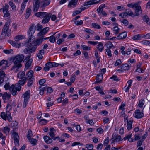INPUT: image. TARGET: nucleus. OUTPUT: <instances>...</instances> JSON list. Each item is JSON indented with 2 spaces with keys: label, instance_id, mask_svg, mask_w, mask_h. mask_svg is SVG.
Instances as JSON below:
<instances>
[{
  "label": "nucleus",
  "instance_id": "nucleus-35",
  "mask_svg": "<svg viewBox=\"0 0 150 150\" xmlns=\"http://www.w3.org/2000/svg\"><path fill=\"white\" fill-rule=\"evenodd\" d=\"M26 6V4L25 3H22L21 5V8L20 10L19 11V13L21 14L23 12L24 10V9L25 7Z\"/></svg>",
  "mask_w": 150,
  "mask_h": 150
},
{
  "label": "nucleus",
  "instance_id": "nucleus-19",
  "mask_svg": "<svg viewBox=\"0 0 150 150\" xmlns=\"http://www.w3.org/2000/svg\"><path fill=\"white\" fill-rule=\"evenodd\" d=\"M142 19L143 21L145 22L147 25H150V18L147 15H145L143 16L142 17Z\"/></svg>",
  "mask_w": 150,
  "mask_h": 150
},
{
  "label": "nucleus",
  "instance_id": "nucleus-61",
  "mask_svg": "<svg viewBox=\"0 0 150 150\" xmlns=\"http://www.w3.org/2000/svg\"><path fill=\"white\" fill-rule=\"evenodd\" d=\"M10 83L9 82L7 83L4 86V87L6 90H10Z\"/></svg>",
  "mask_w": 150,
  "mask_h": 150
},
{
  "label": "nucleus",
  "instance_id": "nucleus-10",
  "mask_svg": "<svg viewBox=\"0 0 150 150\" xmlns=\"http://www.w3.org/2000/svg\"><path fill=\"white\" fill-rule=\"evenodd\" d=\"M13 133L14 135V143L16 145L18 146L19 144V138L18 134L15 132H13Z\"/></svg>",
  "mask_w": 150,
  "mask_h": 150
},
{
  "label": "nucleus",
  "instance_id": "nucleus-40",
  "mask_svg": "<svg viewBox=\"0 0 150 150\" xmlns=\"http://www.w3.org/2000/svg\"><path fill=\"white\" fill-rule=\"evenodd\" d=\"M31 12V9L29 8H28L26 10V14L25 18L26 19H27L30 15Z\"/></svg>",
  "mask_w": 150,
  "mask_h": 150
},
{
  "label": "nucleus",
  "instance_id": "nucleus-49",
  "mask_svg": "<svg viewBox=\"0 0 150 150\" xmlns=\"http://www.w3.org/2000/svg\"><path fill=\"white\" fill-rule=\"evenodd\" d=\"M34 79H28V81L27 82V85L28 87L31 86L33 83V80Z\"/></svg>",
  "mask_w": 150,
  "mask_h": 150
},
{
  "label": "nucleus",
  "instance_id": "nucleus-16",
  "mask_svg": "<svg viewBox=\"0 0 150 150\" xmlns=\"http://www.w3.org/2000/svg\"><path fill=\"white\" fill-rule=\"evenodd\" d=\"M103 79V74L101 73L97 75L96 80L95 83H98L101 82L102 81Z\"/></svg>",
  "mask_w": 150,
  "mask_h": 150
},
{
  "label": "nucleus",
  "instance_id": "nucleus-12",
  "mask_svg": "<svg viewBox=\"0 0 150 150\" xmlns=\"http://www.w3.org/2000/svg\"><path fill=\"white\" fill-rule=\"evenodd\" d=\"M121 136L120 135H117L114 138L112 136L110 140L112 141V143L114 142H119L121 140Z\"/></svg>",
  "mask_w": 150,
  "mask_h": 150
},
{
  "label": "nucleus",
  "instance_id": "nucleus-43",
  "mask_svg": "<svg viewBox=\"0 0 150 150\" xmlns=\"http://www.w3.org/2000/svg\"><path fill=\"white\" fill-rule=\"evenodd\" d=\"M86 146L88 150H93V146L92 144H89L86 145Z\"/></svg>",
  "mask_w": 150,
  "mask_h": 150
},
{
  "label": "nucleus",
  "instance_id": "nucleus-4",
  "mask_svg": "<svg viewBox=\"0 0 150 150\" xmlns=\"http://www.w3.org/2000/svg\"><path fill=\"white\" fill-rule=\"evenodd\" d=\"M9 22L7 21L5 23L2 30L1 36V37H3L4 38L6 36V33H7L9 30Z\"/></svg>",
  "mask_w": 150,
  "mask_h": 150
},
{
  "label": "nucleus",
  "instance_id": "nucleus-58",
  "mask_svg": "<svg viewBox=\"0 0 150 150\" xmlns=\"http://www.w3.org/2000/svg\"><path fill=\"white\" fill-rule=\"evenodd\" d=\"M81 12V11L80 10H76L74 11L73 13L72 14V16H75L76 15L80 14Z\"/></svg>",
  "mask_w": 150,
  "mask_h": 150
},
{
  "label": "nucleus",
  "instance_id": "nucleus-57",
  "mask_svg": "<svg viewBox=\"0 0 150 150\" xmlns=\"http://www.w3.org/2000/svg\"><path fill=\"white\" fill-rule=\"evenodd\" d=\"M75 37V35L73 33H72L69 35H67V39L73 38H74Z\"/></svg>",
  "mask_w": 150,
  "mask_h": 150
},
{
  "label": "nucleus",
  "instance_id": "nucleus-11",
  "mask_svg": "<svg viewBox=\"0 0 150 150\" xmlns=\"http://www.w3.org/2000/svg\"><path fill=\"white\" fill-rule=\"evenodd\" d=\"M77 0H71L69 2L68 6V8H74L77 4Z\"/></svg>",
  "mask_w": 150,
  "mask_h": 150
},
{
  "label": "nucleus",
  "instance_id": "nucleus-27",
  "mask_svg": "<svg viewBox=\"0 0 150 150\" xmlns=\"http://www.w3.org/2000/svg\"><path fill=\"white\" fill-rule=\"evenodd\" d=\"M10 130V129L9 127L7 126H6L4 127L2 131L5 134L7 135L9 134Z\"/></svg>",
  "mask_w": 150,
  "mask_h": 150
},
{
  "label": "nucleus",
  "instance_id": "nucleus-41",
  "mask_svg": "<svg viewBox=\"0 0 150 150\" xmlns=\"http://www.w3.org/2000/svg\"><path fill=\"white\" fill-rule=\"evenodd\" d=\"M50 131L49 132V135L51 137H53L54 136V129L53 128H51L50 129Z\"/></svg>",
  "mask_w": 150,
  "mask_h": 150
},
{
  "label": "nucleus",
  "instance_id": "nucleus-25",
  "mask_svg": "<svg viewBox=\"0 0 150 150\" xmlns=\"http://www.w3.org/2000/svg\"><path fill=\"white\" fill-rule=\"evenodd\" d=\"M98 45L97 46V48L100 52H102L104 50V47L102 43L100 42L98 43Z\"/></svg>",
  "mask_w": 150,
  "mask_h": 150
},
{
  "label": "nucleus",
  "instance_id": "nucleus-14",
  "mask_svg": "<svg viewBox=\"0 0 150 150\" xmlns=\"http://www.w3.org/2000/svg\"><path fill=\"white\" fill-rule=\"evenodd\" d=\"M5 76V74L4 71H0V86L4 82Z\"/></svg>",
  "mask_w": 150,
  "mask_h": 150
},
{
  "label": "nucleus",
  "instance_id": "nucleus-23",
  "mask_svg": "<svg viewBox=\"0 0 150 150\" xmlns=\"http://www.w3.org/2000/svg\"><path fill=\"white\" fill-rule=\"evenodd\" d=\"M44 139L45 142L47 144H50L52 142V139L49 137L45 136L44 137Z\"/></svg>",
  "mask_w": 150,
  "mask_h": 150
},
{
  "label": "nucleus",
  "instance_id": "nucleus-6",
  "mask_svg": "<svg viewBox=\"0 0 150 150\" xmlns=\"http://www.w3.org/2000/svg\"><path fill=\"white\" fill-rule=\"evenodd\" d=\"M35 2L33 4V10L35 12H37L40 7V0H35Z\"/></svg>",
  "mask_w": 150,
  "mask_h": 150
},
{
  "label": "nucleus",
  "instance_id": "nucleus-50",
  "mask_svg": "<svg viewBox=\"0 0 150 150\" xmlns=\"http://www.w3.org/2000/svg\"><path fill=\"white\" fill-rule=\"evenodd\" d=\"M32 136V131L29 130L28 131V134L27 135V137L28 140H30L31 139V137Z\"/></svg>",
  "mask_w": 150,
  "mask_h": 150
},
{
  "label": "nucleus",
  "instance_id": "nucleus-3",
  "mask_svg": "<svg viewBox=\"0 0 150 150\" xmlns=\"http://www.w3.org/2000/svg\"><path fill=\"white\" fill-rule=\"evenodd\" d=\"M27 43L28 42L25 44V45L28 47L24 49L23 52L24 53L26 54H30L35 52L37 48V47H36V46H31V45L33 44H31L30 45V42L28 44L29 45H26Z\"/></svg>",
  "mask_w": 150,
  "mask_h": 150
},
{
  "label": "nucleus",
  "instance_id": "nucleus-36",
  "mask_svg": "<svg viewBox=\"0 0 150 150\" xmlns=\"http://www.w3.org/2000/svg\"><path fill=\"white\" fill-rule=\"evenodd\" d=\"M3 52L7 54H13V51L12 49L4 50Z\"/></svg>",
  "mask_w": 150,
  "mask_h": 150
},
{
  "label": "nucleus",
  "instance_id": "nucleus-7",
  "mask_svg": "<svg viewBox=\"0 0 150 150\" xmlns=\"http://www.w3.org/2000/svg\"><path fill=\"white\" fill-rule=\"evenodd\" d=\"M134 113L135 114V117L136 118H141L144 116V113L142 112H141L139 109L136 110Z\"/></svg>",
  "mask_w": 150,
  "mask_h": 150
},
{
  "label": "nucleus",
  "instance_id": "nucleus-63",
  "mask_svg": "<svg viewBox=\"0 0 150 150\" xmlns=\"http://www.w3.org/2000/svg\"><path fill=\"white\" fill-rule=\"evenodd\" d=\"M81 46L82 47L83 49L84 50H90V48H91L90 47H88V46H87L85 45H82Z\"/></svg>",
  "mask_w": 150,
  "mask_h": 150
},
{
  "label": "nucleus",
  "instance_id": "nucleus-52",
  "mask_svg": "<svg viewBox=\"0 0 150 150\" xmlns=\"http://www.w3.org/2000/svg\"><path fill=\"white\" fill-rule=\"evenodd\" d=\"M48 122V121L45 119H42L40 121V122L42 125H45Z\"/></svg>",
  "mask_w": 150,
  "mask_h": 150
},
{
  "label": "nucleus",
  "instance_id": "nucleus-34",
  "mask_svg": "<svg viewBox=\"0 0 150 150\" xmlns=\"http://www.w3.org/2000/svg\"><path fill=\"white\" fill-rule=\"evenodd\" d=\"M42 86H41L40 87H39V89H40V92H39V94L41 95H42L44 94V91L46 90L47 88L46 87H42Z\"/></svg>",
  "mask_w": 150,
  "mask_h": 150
},
{
  "label": "nucleus",
  "instance_id": "nucleus-21",
  "mask_svg": "<svg viewBox=\"0 0 150 150\" xmlns=\"http://www.w3.org/2000/svg\"><path fill=\"white\" fill-rule=\"evenodd\" d=\"M135 8H136V9L135 10V16H138L139 15V12L142 11L141 7L139 4Z\"/></svg>",
  "mask_w": 150,
  "mask_h": 150
},
{
  "label": "nucleus",
  "instance_id": "nucleus-39",
  "mask_svg": "<svg viewBox=\"0 0 150 150\" xmlns=\"http://www.w3.org/2000/svg\"><path fill=\"white\" fill-rule=\"evenodd\" d=\"M65 96V93L64 92H62L60 95V97L58 98L57 100L58 102L59 103L61 102L62 100V98L64 97Z\"/></svg>",
  "mask_w": 150,
  "mask_h": 150
},
{
  "label": "nucleus",
  "instance_id": "nucleus-54",
  "mask_svg": "<svg viewBox=\"0 0 150 150\" xmlns=\"http://www.w3.org/2000/svg\"><path fill=\"white\" fill-rule=\"evenodd\" d=\"M30 142L33 145H35L36 144L37 141L35 139L32 138L30 139Z\"/></svg>",
  "mask_w": 150,
  "mask_h": 150
},
{
  "label": "nucleus",
  "instance_id": "nucleus-2",
  "mask_svg": "<svg viewBox=\"0 0 150 150\" xmlns=\"http://www.w3.org/2000/svg\"><path fill=\"white\" fill-rule=\"evenodd\" d=\"M35 25L34 24H33L30 27L29 30L28 31V36L29 37V39L28 41V43H26V45H29L28 43L30 42V45L31 44H33L34 41L35 40V37L33 35L35 31Z\"/></svg>",
  "mask_w": 150,
  "mask_h": 150
},
{
  "label": "nucleus",
  "instance_id": "nucleus-33",
  "mask_svg": "<svg viewBox=\"0 0 150 150\" xmlns=\"http://www.w3.org/2000/svg\"><path fill=\"white\" fill-rule=\"evenodd\" d=\"M11 45L16 48H19L21 46V43L16 42L14 41H12L11 43Z\"/></svg>",
  "mask_w": 150,
  "mask_h": 150
},
{
  "label": "nucleus",
  "instance_id": "nucleus-42",
  "mask_svg": "<svg viewBox=\"0 0 150 150\" xmlns=\"http://www.w3.org/2000/svg\"><path fill=\"white\" fill-rule=\"evenodd\" d=\"M9 4L10 6L12 8V9L14 10V11L16 10V9L15 5L14 4L13 2L11 1H10L9 2Z\"/></svg>",
  "mask_w": 150,
  "mask_h": 150
},
{
  "label": "nucleus",
  "instance_id": "nucleus-20",
  "mask_svg": "<svg viewBox=\"0 0 150 150\" xmlns=\"http://www.w3.org/2000/svg\"><path fill=\"white\" fill-rule=\"evenodd\" d=\"M11 90V93L13 96L16 95L17 90L15 88V86L13 84H12L10 87V90Z\"/></svg>",
  "mask_w": 150,
  "mask_h": 150
},
{
  "label": "nucleus",
  "instance_id": "nucleus-29",
  "mask_svg": "<svg viewBox=\"0 0 150 150\" xmlns=\"http://www.w3.org/2000/svg\"><path fill=\"white\" fill-rule=\"evenodd\" d=\"M125 12L127 14V15H129L133 18L134 17L135 15L133 14V11L129 9H126Z\"/></svg>",
  "mask_w": 150,
  "mask_h": 150
},
{
  "label": "nucleus",
  "instance_id": "nucleus-24",
  "mask_svg": "<svg viewBox=\"0 0 150 150\" xmlns=\"http://www.w3.org/2000/svg\"><path fill=\"white\" fill-rule=\"evenodd\" d=\"M131 67L129 64H122L121 66V69H122L124 70H129Z\"/></svg>",
  "mask_w": 150,
  "mask_h": 150
},
{
  "label": "nucleus",
  "instance_id": "nucleus-15",
  "mask_svg": "<svg viewBox=\"0 0 150 150\" xmlns=\"http://www.w3.org/2000/svg\"><path fill=\"white\" fill-rule=\"evenodd\" d=\"M127 35V33L126 32H124L119 33L117 36V37L118 38V39H123L126 38Z\"/></svg>",
  "mask_w": 150,
  "mask_h": 150
},
{
  "label": "nucleus",
  "instance_id": "nucleus-28",
  "mask_svg": "<svg viewBox=\"0 0 150 150\" xmlns=\"http://www.w3.org/2000/svg\"><path fill=\"white\" fill-rule=\"evenodd\" d=\"M24 37V36L23 35H18L16 36L15 37L14 39L16 41L18 42L20 40H21L23 39Z\"/></svg>",
  "mask_w": 150,
  "mask_h": 150
},
{
  "label": "nucleus",
  "instance_id": "nucleus-53",
  "mask_svg": "<svg viewBox=\"0 0 150 150\" xmlns=\"http://www.w3.org/2000/svg\"><path fill=\"white\" fill-rule=\"evenodd\" d=\"M105 50L107 52L106 54L109 57H111L112 56V55L110 49L107 48Z\"/></svg>",
  "mask_w": 150,
  "mask_h": 150
},
{
  "label": "nucleus",
  "instance_id": "nucleus-18",
  "mask_svg": "<svg viewBox=\"0 0 150 150\" xmlns=\"http://www.w3.org/2000/svg\"><path fill=\"white\" fill-rule=\"evenodd\" d=\"M33 71L30 70L26 74V77H25L26 78V79H34L33 78Z\"/></svg>",
  "mask_w": 150,
  "mask_h": 150
},
{
  "label": "nucleus",
  "instance_id": "nucleus-38",
  "mask_svg": "<svg viewBox=\"0 0 150 150\" xmlns=\"http://www.w3.org/2000/svg\"><path fill=\"white\" fill-rule=\"evenodd\" d=\"M115 24L116 25V26L113 28V30L115 32V34H117L119 32L120 29L117 26V25H118V24L117 23H115Z\"/></svg>",
  "mask_w": 150,
  "mask_h": 150
},
{
  "label": "nucleus",
  "instance_id": "nucleus-45",
  "mask_svg": "<svg viewBox=\"0 0 150 150\" xmlns=\"http://www.w3.org/2000/svg\"><path fill=\"white\" fill-rule=\"evenodd\" d=\"M26 78H25L24 79H21L18 81L19 84L20 85H23L26 82Z\"/></svg>",
  "mask_w": 150,
  "mask_h": 150
},
{
  "label": "nucleus",
  "instance_id": "nucleus-8",
  "mask_svg": "<svg viewBox=\"0 0 150 150\" xmlns=\"http://www.w3.org/2000/svg\"><path fill=\"white\" fill-rule=\"evenodd\" d=\"M126 120L127 122V128L128 130H130L132 129V124L133 122V120L131 119L129 120L128 119V117H127L126 118H124V121L125 122Z\"/></svg>",
  "mask_w": 150,
  "mask_h": 150
},
{
  "label": "nucleus",
  "instance_id": "nucleus-30",
  "mask_svg": "<svg viewBox=\"0 0 150 150\" xmlns=\"http://www.w3.org/2000/svg\"><path fill=\"white\" fill-rule=\"evenodd\" d=\"M25 73L24 71H20L17 74V77L20 79H22L23 78L25 75Z\"/></svg>",
  "mask_w": 150,
  "mask_h": 150
},
{
  "label": "nucleus",
  "instance_id": "nucleus-44",
  "mask_svg": "<svg viewBox=\"0 0 150 150\" xmlns=\"http://www.w3.org/2000/svg\"><path fill=\"white\" fill-rule=\"evenodd\" d=\"M138 5V3H136L134 4L132 3L129 4H127V5L128 7L132 8H133L134 7H137Z\"/></svg>",
  "mask_w": 150,
  "mask_h": 150
},
{
  "label": "nucleus",
  "instance_id": "nucleus-60",
  "mask_svg": "<svg viewBox=\"0 0 150 150\" xmlns=\"http://www.w3.org/2000/svg\"><path fill=\"white\" fill-rule=\"evenodd\" d=\"M127 16V13L126 12H124L123 13H120L119 16H121L122 18H125L126 16Z\"/></svg>",
  "mask_w": 150,
  "mask_h": 150
},
{
  "label": "nucleus",
  "instance_id": "nucleus-31",
  "mask_svg": "<svg viewBox=\"0 0 150 150\" xmlns=\"http://www.w3.org/2000/svg\"><path fill=\"white\" fill-rule=\"evenodd\" d=\"M95 55L97 60V63H99L100 61V55H99L98 51H95Z\"/></svg>",
  "mask_w": 150,
  "mask_h": 150
},
{
  "label": "nucleus",
  "instance_id": "nucleus-32",
  "mask_svg": "<svg viewBox=\"0 0 150 150\" xmlns=\"http://www.w3.org/2000/svg\"><path fill=\"white\" fill-rule=\"evenodd\" d=\"M105 45L107 47V48L110 49L113 47L112 42L109 41L105 43Z\"/></svg>",
  "mask_w": 150,
  "mask_h": 150
},
{
  "label": "nucleus",
  "instance_id": "nucleus-9",
  "mask_svg": "<svg viewBox=\"0 0 150 150\" xmlns=\"http://www.w3.org/2000/svg\"><path fill=\"white\" fill-rule=\"evenodd\" d=\"M51 16V13H47V14H46L45 16L43 17V19L42 21V23L45 24L48 23L50 20Z\"/></svg>",
  "mask_w": 150,
  "mask_h": 150
},
{
  "label": "nucleus",
  "instance_id": "nucleus-17",
  "mask_svg": "<svg viewBox=\"0 0 150 150\" xmlns=\"http://www.w3.org/2000/svg\"><path fill=\"white\" fill-rule=\"evenodd\" d=\"M50 0H45L41 2L40 7H45L48 5L50 3Z\"/></svg>",
  "mask_w": 150,
  "mask_h": 150
},
{
  "label": "nucleus",
  "instance_id": "nucleus-37",
  "mask_svg": "<svg viewBox=\"0 0 150 150\" xmlns=\"http://www.w3.org/2000/svg\"><path fill=\"white\" fill-rule=\"evenodd\" d=\"M11 95L8 94L7 92H5L2 96L3 99L4 100H6V98L9 99Z\"/></svg>",
  "mask_w": 150,
  "mask_h": 150
},
{
  "label": "nucleus",
  "instance_id": "nucleus-59",
  "mask_svg": "<svg viewBox=\"0 0 150 150\" xmlns=\"http://www.w3.org/2000/svg\"><path fill=\"white\" fill-rule=\"evenodd\" d=\"M46 80L45 79H40L39 81V84L41 86H43V84L45 82Z\"/></svg>",
  "mask_w": 150,
  "mask_h": 150
},
{
  "label": "nucleus",
  "instance_id": "nucleus-46",
  "mask_svg": "<svg viewBox=\"0 0 150 150\" xmlns=\"http://www.w3.org/2000/svg\"><path fill=\"white\" fill-rule=\"evenodd\" d=\"M142 35L139 34L136 35L133 37L132 39L135 40H139L140 39Z\"/></svg>",
  "mask_w": 150,
  "mask_h": 150
},
{
  "label": "nucleus",
  "instance_id": "nucleus-48",
  "mask_svg": "<svg viewBox=\"0 0 150 150\" xmlns=\"http://www.w3.org/2000/svg\"><path fill=\"white\" fill-rule=\"evenodd\" d=\"M5 6H4L1 9V10H2L3 12L4 11H8V8L9 7V6L8 4H5Z\"/></svg>",
  "mask_w": 150,
  "mask_h": 150
},
{
  "label": "nucleus",
  "instance_id": "nucleus-55",
  "mask_svg": "<svg viewBox=\"0 0 150 150\" xmlns=\"http://www.w3.org/2000/svg\"><path fill=\"white\" fill-rule=\"evenodd\" d=\"M1 117L5 120H6V116L5 113L4 112H2L0 115Z\"/></svg>",
  "mask_w": 150,
  "mask_h": 150
},
{
  "label": "nucleus",
  "instance_id": "nucleus-1",
  "mask_svg": "<svg viewBox=\"0 0 150 150\" xmlns=\"http://www.w3.org/2000/svg\"><path fill=\"white\" fill-rule=\"evenodd\" d=\"M24 58V55L21 54H19L16 56L13 59V61L14 65L12 68V70L15 69L17 68V69L22 67L21 63L23 60Z\"/></svg>",
  "mask_w": 150,
  "mask_h": 150
},
{
  "label": "nucleus",
  "instance_id": "nucleus-5",
  "mask_svg": "<svg viewBox=\"0 0 150 150\" xmlns=\"http://www.w3.org/2000/svg\"><path fill=\"white\" fill-rule=\"evenodd\" d=\"M8 62L6 60H3L0 62V70H4L8 67Z\"/></svg>",
  "mask_w": 150,
  "mask_h": 150
},
{
  "label": "nucleus",
  "instance_id": "nucleus-26",
  "mask_svg": "<svg viewBox=\"0 0 150 150\" xmlns=\"http://www.w3.org/2000/svg\"><path fill=\"white\" fill-rule=\"evenodd\" d=\"M30 93V90H28L24 94H23L24 99L28 100L29 99Z\"/></svg>",
  "mask_w": 150,
  "mask_h": 150
},
{
  "label": "nucleus",
  "instance_id": "nucleus-22",
  "mask_svg": "<svg viewBox=\"0 0 150 150\" xmlns=\"http://www.w3.org/2000/svg\"><path fill=\"white\" fill-rule=\"evenodd\" d=\"M33 59H29L25 64V70H27L28 68L31 66L32 62Z\"/></svg>",
  "mask_w": 150,
  "mask_h": 150
},
{
  "label": "nucleus",
  "instance_id": "nucleus-62",
  "mask_svg": "<svg viewBox=\"0 0 150 150\" xmlns=\"http://www.w3.org/2000/svg\"><path fill=\"white\" fill-rule=\"evenodd\" d=\"M144 100L141 99L139 102L138 105L139 106L140 108H142L144 104Z\"/></svg>",
  "mask_w": 150,
  "mask_h": 150
},
{
  "label": "nucleus",
  "instance_id": "nucleus-13",
  "mask_svg": "<svg viewBox=\"0 0 150 150\" xmlns=\"http://www.w3.org/2000/svg\"><path fill=\"white\" fill-rule=\"evenodd\" d=\"M43 41V37L41 36L38 39H37L35 42H34L33 43H34L35 44V45L34 46H36V47H37V46H39L40 45Z\"/></svg>",
  "mask_w": 150,
  "mask_h": 150
},
{
  "label": "nucleus",
  "instance_id": "nucleus-47",
  "mask_svg": "<svg viewBox=\"0 0 150 150\" xmlns=\"http://www.w3.org/2000/svg\"><path fill=\"white\" fill-rule=\"evenodd\" d=\"M91 25L93 27L96 29H100L101 28L99 25L95 23H92Z\"/></svg>",
  "mask_w": 150,
  "mask_h": 150
},
{
  "label": "nucleus",
  "instance_id": "nucleus-51",
  "mask_svg": "<svg viewBox=\"0 0 150 150\" xmlns=\"http://www.w3.org/2000/svg\"><path fill=\"white\" fill-rule=\"evenodd\" d=\"M49 39L50 41L52 43L54 42L56 40V38L53 35L49 37Z\"/></svg>",
  "mask_w": 150,
  "mask_h": 150
},
{
  "label": "nucleus",
  "instance_id": "nucleus-56",
  "mask_svg": "<svg viewBox=\"0 0 150 150\" xmlns=\"http://www.w3.org/2000/svg\"><path fill=\"white\" fill-rule=\"evenodd\" d=\"M121 64V62L120 59H117L114 65L115 66L119 65Z\"/></svg>",
  "mask_w": 150,
  "mask_h": 150
},
{
  "label": "nucleus",
  "instance_id": "nucleus-64",
  "mask_svg": "<svg viewBox=\"0 0 150 150\" xmlns=\"http://www.w3.org/2000/svg\"><path fill=\"white\" fill-rule=\"evenodd\" d=\"M83 21L81 20H80L79 21H77L75 22V23L76 25H81L83 24Z\"/></svg>",
  "mask_w": 150,
  "mask_h": 150
}]
</instances>
